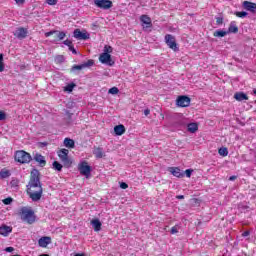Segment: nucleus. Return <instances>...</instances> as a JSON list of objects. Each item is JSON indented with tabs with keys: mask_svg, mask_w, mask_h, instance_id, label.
Instances as JSON below:
<instances>
[{
	"mask_svg": "<svg viewBox=\"0 0 256 256\" xmlns=\"http://www.w3.org/2000/svg\"><path fill=\"white\" fill-rule=\"evenodd\" d=\"M2 203H4V205H11V203H13V198H5L4 200H2Z\"/></svg>",
	"mask_w": 256,
	"mask_h": 256,
	"instance_id": "nucleus-35",
	"label": "nucleus"
},
{
	"mask_svg": "<svg viewBox=\"0 0 256 256\" xmlns=\"http://www.w3.org/2000/svg\"><path fill=\"white\" fill-rule=\"evenodd\" d=\"M19 215L24 223H28V225H33V222L35 221V212L33 211V209L29 207H22L19 210Z\"/></svg>",
	"mask_w": 256,
	"mask_h": 256,
	"instance_id": "nucleus-2",
	"label": "nucleus"
},
{
	"mask_svg": "<svg viewBox=\"0 0 256 256\" xmlns=\"http://www.w3.org/2000/svg\"><path fill=\"white\" fill-rule=\"evenodd\" d=\"M79 171L81 175H84L86 179H89L91 177V166L87 164V162H82L79 165Z\"/></svg>",
	"mask_w": 256,
	"mask_h": 256,
	"instance_id": "nucleus-9",
	"label": "nucleus"
},
{
	"mask_svg": "<svg viewBox=\"0 0 256 256\" xmlns=\"http://www.w3.org/2000/svg\"><path fill=\"white\" fill-rule=\"evenodd\" d=\"M46 3L48 5H55L57 3V0H46Z\"/></svg>",
	"mask_w": 256,
	"mask_h": 256,
	"instance_id": "nucleus-45",
	"label": "nucleus"
},
{
	"mask_svg": "<svg viewBox=\"0 0 256 256\" xmlns=\"http://www.w3.org/2000/svg\"><path fill=\"white\" fill-rule=\"evenodd\" d=\"M27 28L19 27L14 32V37H17V39H25L27 37Z\"/></svg>",
	"mask_w": 256,
	"mask_h": 256,
	"instance_id": "nucleus-13",
	"label": "nucleus"
},
{
	"mask_svg": "<svg viewBox=\"0 0 256 256\" xmlns=\"http://www.w3.org/2000/svg\"><path fill=\"white\" fill-rule=\"evenodd\" d=\"M58 157L63 163L64 167L69 169L71 165L73 164V161L69 159V151L67 149H61L58 151Z\"/></svg>",
	"mask_w": 256,
	"mask_h": 256,
	"instance_id": "nucleus-4",
	"label": "nucleus"
},
{
	"mask_svg": "<svg viewBox=\"0 0 256 256\" xmlns=\"http://www.w3.org/2000/svg\"><path fill=\"white\" fill-rule=\"evenodd\" d=\"M227 155H229V151L225 148V156L227 157Z\"/></svg>",
	"mask_w": 256,
	"mask_h": 256,
	"instance_id": "nucleus-53",
	"label": "nucleus"
},
{
	"mask_svg": "<svg viewBox=\"0 0 256 256\" xmlns=\"http://www.w3.org/2000/svg\"><path fill=\"white\" fill-rule=\"evenodd\" d=\"M63 44L66 45L67 47H71L73 45V42L71 40L67 39L63 42Z\"/></svg>",
	"mask_w": 256,
	"mask_h": 256,
	"instance_id": "nucleus-39",
	"label": "nucleus"
},
{
	"mask_svg": "<svg viewBox=\"0 0 256 256\" xmlns=\"http://www.w3.org/2000/svg\"><path fill=\"white\" fill-rule=\"evenodd\" d=\"M169 171L174 177H178L179 179H181V177H185V173L181 172V169L177 167H170Z\"/></svg>",
	"mask_w": 256,
	"mask_h": 256,
	"instance_id": "nucleus-15",
	"label": "nucleus"
},
{
	"mask_svg": "<svg viewBox=\"0 0 256 256\" xmlns=\"http://www.w3.org/2000/svg\"><path fill=\"white\" fill-rule=\"evenodd\" d=\"M7 119V114L5 112L0 111V121H5Z\"/></svg>",
	"mask_w": 256,
	"mask_h": 256,
	"instance_id": "nucleus-38",
	"label": "nucleus"
},
{
	"mask_svg": "<svg viewBox=\"0 0 256 256\" xmlns=\"http://www.w3.org/2000/svg\"><path fill=\"white\" fill-rule=\"evenodd\" d=\"M235 179H237V176H230L229 177V181H235Z\"/></svg>",
	"mask_w": 256,
	"mask_h": 256,
	"instance_id": "nucleus-51",
	"label": "nucleus"
},
{
	"mask_svg": "<svg viewBox=\"0 0 256 256\" xmlns=\"http://www.w3.org/2000/svg\"><path fill=\"white\" fill-rule=\"evenodd\" d=\"M54 35L56 38V40H54V41H63V39H65V37H67V34L65 32H59L57 30H55Z\"/></svg>",
	"mask_w": 256,
	"mask_h": 256,
	"instance_id": "nucleus-24",
	"label": "nucleus"
},
{
	"mask_svg": "<svg viewBox=\"0 0 256 256\" xmlns=\"http://www.w3.org/2000/svg\"><path fill=\"white\" fill-rule=\"evenodd\" d=\"M93 65H95V61L93 59H90L80 65H73L70 69V73H77V71H82V69L93 67Z\"/></svg>",
	"mask_w": 256,
	"mask_h": 256,
	"instance_id": "nucleus-5",
	"label": "nucleus"
},
{
	"mask_svg": "<svg viewBox=\"0 0 256 256\" xmlns=\"http://www.w3.org/2000/svg\"><path fill=\"white\" fill-rule=\"evenodd\" d=\"M17 5H23L25 3V0H15Z\"/></svg>",
	"mask_w": 256,
	"mask_h": 256,
	"instance_id": "nucleus-49",
	"label": "nucleus"
},
{
	"mask_svg": "<svg viewBox=\"0 0 256 256\" xmlns=\"http://www.w3.org/2000/svg\"><path fill=\"white\" fill-rule=\"evenodd\" d=\"M176 199H185V196L184 195H178V196H176Z\"/></svg>",
	"mask_w": 256,
	"mask_h": 256,
	"instance_id": "nucleus-52",
	"label": "nucleus"
},
{
	"mask_svg": "<svg viewBox=\"0 0 256 256\" xmlns=\"http://www.w3.org/2000/svg\"><path fill=\"white\" fill-rule=\"evenodd\" d=\"M165 43L169 46L170 49H172V51H179V46H177V41L173 35L167 34L165 36Z\"/></svg>",
	"mask_w": 256,
	"mask_h": 256,
	"instance_id": "nucleus-6",
	"label": "nucleus"
},
{
	"mask_svg": "<svg viewBox=\"0 0 256 256\" xmlns=\"http://www.w3.org/2000/svg\"><path fill=\"white\" fill-rule=\"evenodd\" d=\"M5 71V63H3V54H0V73Z\"/></svg>",
	"mask_w": 256,
	"mask_h": 256,
	"instance_id": "nucleus-32",
	"label": "nucleus"
},
{
	"mask_svg": "<svg viewBox=\"0 0 256 256\" xmlns=\"http://www.w3.org/2000/svg\"><path fill=\"white\" fill-rule=\"evenodd\" d=\"M0 177L1 179H7L8 177H11V172L9 170H1Z\"/></svg>",
	"mask_w": 256,
	"mask_h": 256,
	"instance_id": "nucleus-27",
	"label": "nucleus"
},
{
	"mask_svg": "<svg viewBox=\"0 0 256 256\" xmlns=\"http://www.w3.org/2000/svg\"><path fill=\"white\" fill-rule=\"evenodd\" d=\"M108 93H110V95H117V93H119V88L112 87L109 89Z\"/></svg>",
	"mask_w": 256,
	"mask_h": 256,
	"instance_id": "nucleus-33",
	"label": "nucleus"
},
{
	"mask_svg": "<svg viewBox=\"0 0 256 256\" xmlns=\"http://www.w3.org/2000/svg\"><path fill=\"white\" fill-rule=\"evenodd\" d=\"M68 48H69V51H71L74 55H77V50L75 49V47H73V45Z\"/></svg>",
	"mask_w": 256,
	"mask_h": 256,
	"instance_id": "nucleus-43",
	"label": "nucleus"
},
{
	"mask_svg": "<svg viewBox=\"0 0 256 256\" xmlns=\"http://www.w3.org/2000/svg\"><path fill=\"white\" fill-rule=\"evenodd\" d=\"M94 5L99 9H111L113 7V2L111 0H94Z\"/></svg>",
	"mask_w": 256,
	"mask_h": 256,
	"instance_id": "nucleus-8",
	"label": "nucleus"
},
{
	"mask_svg": "<svg viewBox=\"0 0 256 256\" xmlns=\"http://www.w3.org/2000/svg\"><path fill=\"white\" fill-rule=\"evenodd\" d=\"M53 169H55V171H62L63 170V165L61 163H59L58 161H54L52 164Z\"/></svg>",
	"mask_w": 256,
	"mask_h": 256,
	"instance_id": "nucleus-28",
	"label": "nucleus"
},
{
	"mask_svg": "<svg viewBox=\"0 0 256 256\" xmlns=\"http://www.w3.org/2000/svg\"><path fill=\"white\" fill-rule=\"evenodd\" d=\"M234 99H236V101H249V96H247V94H245V92H236L234 94Z\"/></svg>",
	"mask_w": 256,
	"mask_h": 256,
	"instance_id": "nucleus-16",
	"label": "nucleus"
},
{
	"mask_svg": "<svg viewBox=\"0 0 256 256\" xmlns=\"http://www.w3.org/2000/svg\"><path fill=\"white\" fill-rule=\"evenodd\" d=\"M73 35L78 41H87L91 37L87 31H81L80 29H75Z\"/></svg>",
	"mask_w": 256,
	"mask_h": 256,
	"instance_id": "nucleus-10",
	"label": "nucleus"
},
{
	"mask_svg": "<svg viewBox=\"0 0 256 256\" xmlns=\"http://www.w3.org/2000/svg\"><path fill=\"white\" fill-rule=\"evenodd\" d=\"M213 35L214 37H225V30H216Z\"/></svg>",
	"mask_w": 256,
	"mask_h": 256,
	"instance_id": "nucleus-29",
	"label": "nucleus"
},
{
	"mask_svg": "<svg viewBox=\"0 0 256 256\" xmlns=\"http://www.w3.org/2000/svg\"><path fill=\"white\" fill-rule=\"evenodd\" d=\"M100 63H103V65H108L109 67H113L115 65V61L111 58V54L102 53L99 56Z\"/></svg>",
	"mask_w": 256,
	"mask_h": 256,
	"instance_id": "nucleus-7",
	"label": "nucleus"
},
{
	"mask_svg": "<svg viewBox=\"0 0 256 256\" xmlns=\"http://www.w3.org/2000/svg\"><path fill=\"white\" fill-rule=\"evenodd\" d=\"M39 170L31 171L30 180L28 182L27 193L32 201H40L43 197V186H41V178H39Z\"/></svg>",
	"mask_w": 256,
	"mask_h": 256,
	"instance_id": "nucleus-1",
	"label": "nucleus"
},
{
	"mask_svg": "<svg viewBox=\"0 0 256 256\" xmlns=\"http://www.w3.org/2000/svg\"><path fill=\"white\" fill-rule=\"evenodd\" d=\"M188 131L189 133H196L199 129V125L197 123H190L188 124Z\"/></svg>",
	"mask_w": 256,
	"mask_h": 256,
	"instance_id": "nucleus-26",
	"label": "nucleus"
},
{
	"mask_svg": "<svg viewBox=\"0 0 256 256\" xmlns=\"http://www.w3.org/2000/svg\"><path fill=\"white\" fill-rule=\"evenodd\" d=\"M191 173H193V170L187 169V170L185 171L186 177H191Z\"/></svg>",
	"mask_w": 256,
	"mask_h": 256,
	"instance_id": "nucleus-46",
	"label": "nucleus"
},
{
	"mask_svg": "<svg viewBox=\"0 0 256 256\" xmlns=\"http://www.w3.org/2000/svg\"><path fill=\"white\" fill-rule=\"evenodd\" d=\"M228 33H239V27H237V22L232 21L230 23Z\"/></svg>",
	"mask_w": 256,
	"mask_h": 256,
	"instance_id": "nucleus-22",
	"label": "nucleus"
},
{
	"mask_svg": "<svg viewBox=\"0 0 256 256\" xmlns=\"http://www.w3.org/2000/svg\"><path fill=\"white\" fill-rule=\"evenodd\" d=\"M51 35H55V30L45 33V37H51Z\"/></svg>",
	"mask_w": 256,
	"mask_h": 256,
	"instance_id": "nucleus-47",
	"label": "nucleus"
},
{
	"mask_svg": "<svg viewBox=\"0 0 256 256\" xmlns=\"http://www.w3.org/2000/svg\"><path fill=\"white\" fill-rule=\"evenodd\" d=\"M114 133L117 136H121L125 133V126L120 124L114 127Z\"/></svg>",
	"mask_w": 256,
	"mask_h": 256,
	"instance_id": "nucleus-21",
	"label": "nucleus"
},
{
	"mask_svg": "<svg viewBox=\"0 0 256 256\" xmlns=\"http://www.w3.org/2000/svg\"><path fill=\"white\" fill-rule=\"evenodd\" d=\"M93 154L97 159H103V157H105V152H103V148H94Z\"/></svg>",
	"mask_w": 256,
	"mask_h": 256,
	"instance_id": "nucleus-20",
	"label": "nucleus"
},
{
	"mask_svg": "<svg viewBox=\"0 0 256 256\" xmlns=\"http://www.w3.org/2000/svg\"><path fill=\"white\" fill-rule=\"evenodd\" d=\"M103 53H107L108 55H109V53H113V47L105 45Z\"/></svg>",
	"mask_w": 256,
	"mask_h": 256,
	"instance_id": "nucleus-34",
	"label": "nucleus"
},
{
	"mask_svg": "<svg viewBox=\"0 0 256 256\" xmlns=\"http://www.w3.org/2000/svg\"><path fill=\"white\" fill-rule=\"evenodd\" d=\"M50 243H51V237L49 236L41 237L38 240L39 247H47V245H50Z\"/></svg>",
	"mask_w": 256,
	"mask_h": 256,
	"instance_id": "nucleus-18",
	"label": "nucleus"
},
{
	"mask_svg": "<svg viewBox=\"0 0 256 256\" xmlns=\"http://www.w3.org/2000/svg\"><path fill=\"white\" fill-rule=\"evenodd\" d=\"M151 113V110L149 108L144 110V115L147 117Z\"/></svg>",
	"mask_w": 256,
	"mask_h": 256,
	"instance_id": "nucleus-50",
	"label": "nucleus"
},
{
	"mask_svg": "<svg viewBox=\"0 0 256 256\" xmlns=\"http://www.w3.org/2000/svg\"><path fill=\"white\" fill-rule=\"evenodd\" d=\"M32 159L33 158L31 157V154L25 152V150H18L15 153V161H17L18 163H31Z\"/></svg>",
	"mask_w": 256,
	"mask_h": 256,
	"instance_id": "nucleus-3",
	"label": "nucleus"
},
{
	"mask_svg": "<svg viewBox=\"0 0 256 256\" xmlns=\"http://www.w3.org/2000/svg\"><path fill=\"white\" fill-rule=\"evenodd\" d=\"M56 63H63V61H65V57H63V55H58L55 58Z\"/></svg>",
	"mask_w": 256,
	"mask_h": 256,
	"instance_id": "nucleus-36",
	"label": "nucleus"
},
{
	"mask_svg": "<svg viewBox=\"0 0 256 256\" xmlns=\"http://www.w3.org/2000/svg\"><path fill=\"white\" fill-rule=\"evenodd\" d=\"M128 187H129V185L127 183H125V182L120 183L121 189H128Z\"/></svg>",
	"mask_w": 256,
	"mask_h": 256,
	"instance_id": "nucleus-42",
	"label": "nucleus"
},
{
	"mask_svg": "<svg viewBox=\"0 0 256 256\" xmlns=\"http://www.w3.org/2000/svg\"><path fill=\"white\" fill-rule=\"evenodd\" d=\"M170 233L172 235H175L176 233H179V228L177 226H173L170 230Z\"/></svg>",
	"mask_w": 256,
	"mask_h": 256,
	"instance_id": "nucleus-37",
	"label": "nucleus"
},
{
	"mask_svg": "<svg viewBox=\"0 0 256 256\" xmlns=\"http://www.w3.org/2000/svg\"><path fill=\"white\" fill-rule=\"evenodd\" d=\"M254 95H256V89L253 90Z\"/></svg>",
	"mask_w": 256,
	"mask_h": 256,
	"instance_id": "nucleus-54",
	"label": "nucleus"
},
{
	"mask_svg": "<svg viewBox=\"0 0 256 256\" xmlns=\"http://www.w3.org/2000/svg\"><path fill=\"white\" fill-rule=\"evenodd\" d=\"M249 235H251V232H249V230L244 231V232L242 233V237H249Z\"/></svg>",
	"mask_w": 256,
	"mask_h": 256,
	"instance_id": "nucleus-48",
	"label": "nucleus"
},
{
	"mask_svg": "<svg viewBox=\"0 0 256 256\" xmlns=\"http://www.w3.org/2000/svg\"><path fill=\"white\" fill-rule=\"evenodd\" d=\"M218 153H219V155H221L222 157H225V147H221V148L218 150Z\"/></svg>",
	"mask_w": 256,
	"mask_h": 256,
	"instance_id": "nucleus-40",
	"label": "nucleus"
},
{
	"mask_svg": "<svg viewBox=\"0 0 256 256\" xmlns=\"http://www.w3.org/2000/svg\"><path fill=\"white\" fill-rule=\"evenodd\" d=\"M34 161H36V163H39V165L41 167H45V165H47V161L45 160V156H43L41 154H35Z\"/></svg>",
	"mask_w": 256,
	"mask_h": 256,
	"instance_id": "nucleus-17",
	"label": "nucleus"
},
{
	"mask_svg": "<svg viewBox=\"0 0 256 256\" xmlns=\"http://www.w3.org/2000/svg\"><path fill=\"white\" fill-rule=\"evenodd\" d=\"M242 7L243 9H245V11H249L250 13H253V14L256 13V3L254 2L244 1L242 3Z\"/></svg>",
	"mask_w": 256,
	"mask_h": 256,
	"instance_id": "nucleus-12",
	"label": "nucleus"
},
{
	"mask_svg": "<svg viewBox=\"0 0 256 256\" xmlns=\"http://www.w3.org/2000/svg\"><path fill=\"white\" fill-rule=\"evenodd\" d=\"M90 224L92 225L94 231H96V232L101 231V227H102V225H103V224L101 223V220H99V219H93V220H91Z\"/></svg>",
	"mask_w": 256,
	"mask_h": 256,
	"instance_id": "nucleus-19",
	"label": "nucleus"
},
{
	"mask_svg": "<svg viewBox=\"0 0 256 256\" xmlns=\"http://www.w3.org/2000/svg\"><path fill=\"white\" fill-rule=\"evenodd\" d=\"M64 146L68 149H74L75 148V141L71 138H65L64 139Z\"/></svg>",
	"mask_w": 256,
	"mask_h": 256,
	"instance_id": "nucleus-23",
	"label": "nucleus"
},
{
	"mask_svg": "<svg viewBox=\"0 0 256 256\" xmlns=\"http://www.w3.org/2000/svg\"><path fill=\"white\" fill-rule=\"evenodd\" d=\"M216 23H217V25H223V17H217Z\"/></svg>",
	"mask_w": 256,
	"mask_h": 256,
	"instance_id": "nucleus-41",
	"label": "nucleus"
},
{
	"mask_svg": "<svg viewBox=\"0 0 256 256\" xmlns=\"http://www.w3.org/2000/svg\"><path fill=\"white\" fill-rule=\"evenodd\" d=\"M5 251H6V253H13V251H15V248L7 247V248H5Z\"/></svg>",
	"mask_w": 256,
	"mask_h": 256,
	"instance_id": "nucleus-44",
	"label": "nucleus"
},
{
	"mask_svg": "<svg viewBox=\"0 0 256 256\" xmlns=\"http://www.w3.org/2000/svg\"><path fill=\"white\" fill-rule=\"evenodd\" d=\"M178 107H189L191 105V98L188 96H179L176 100Z\"/></svg>",
	"mask_w": 256,
	"mask_h": 256,
	"instance_id": "nucleus-11",
	"label": "nucleus"
},
{
	"mask_svg": "<svg viewBox=\"0 0 256 256\" xmlns=\"http://www.w3.org/2000/svg\"><path fill=\"white\" fill-rule=\"evenodd\" d=\"M235 15L240 19H244V17H247L248 13L246 11H241V12H235Z\"/></svg>",
	"mask_w": 256,
	"mask_h": 256,
	"instance_id": "nucleus-31",
	"label": "nucleus"
},
{
	"mask_svg": "<svg viewBox=\"0 0 256 256\" xmlns=\"http://www.w3.org/2000/svg\"><path fill=\"white\" fill-rule=\"evenodd\" d=\"M140 21L144 23V25H147L146 27H151V18L147 15H142L140 17Z\"/></svg>",
	"mask_w": 256,
	"mask_h": 256,
	"instance_id": "nucleus-25",
	"label": "nucleus"
},
{
	"mask_svg": "<svg viewBox=\"0 0 256 256\" xmlns=\"http://www.w3.org/2000/svg\"><path fill=\"white\" fill-rule=\"evenodd\" d=\"M13 231V227L7 226V225H2L0 226V235L3 237H8L9 233Z\"/></svg>",
	"mask_w": 256,
	"mask_h": 256,
	"instance_id": "nucleus-14",
	"label": "nucleus"
},
{
	"mask_svg": "<svg viewBox=\"0 0 256 256\" xmlns=\"http://www.w3.org/2000/svg\"><path fill=\"white\" fill-rule=\"evenodd\" d=\"M73 89H75V83H70L64 88V91L71 93L73 91Z\"/></svg>",
	"mask_w": 256,
	"mask_h": 256,
	"instance_id": "nucleus-30",
	"label": "nucleus"
}]
</instances>
